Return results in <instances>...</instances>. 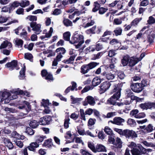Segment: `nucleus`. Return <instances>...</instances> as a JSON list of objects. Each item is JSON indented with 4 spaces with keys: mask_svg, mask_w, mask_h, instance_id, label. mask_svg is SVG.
I'll return each instance as SVG.
<instances>
[{
    "mask_svg": "<svg viewBox=\"0 0 155 155\" xmlns=\"http://www.w3.org/2000/svg\"><path fill=\"white\" fill-rule=\"evenodd\" d=\"M7 41H4L1 44L0 46V49L5 48L8 47V44H7Z\"/></svg>",
    "mask_w": 155,
    "mask_h": 155,
    "instance_id": "680f3d73",
    "label": "nucleus"
},
{
    "mask_svg": "<svg viewBox=\"0 0 155 155\" xmlns=\"http://www.w3.org/2000/svg\"><path fill=\"white\" fill-rule=\"evenodd\" d=\"M140 61V60L138 58L131 57L129 60V66L130 67H133Z\"/></svg>",
    "mask_w": 155,
    "mask_h": 155,
    "instance_id": "dca6fc26",
    "label": "nucleus"
},
{
    "mask_svg": "<svg viewBox=\"0 0 155 155\" xmlns=\"http://www.w3.org/2000/svg\"><path fill=\"white\" fill-rule=\"evenodd\" d=\"M122 28L120 27H117L114 31L115 35L117 36L121 35L122 34Z\"/></svg>",
    "mask_w": 155,
    "mask_h": 155,
    "instance_id": "7c9ffc66",
    "label": "nucleus"
},
{
    "mask_svg": "<svg viewBox=\"0 0 155 155\" xmlns=\"http://www.w3.org/2000/svg\"><path fill=\"white\" fill-rule=\"evenodd\" d=\"M41 105L43 106L44 107H47L49 108L48 106L51 105V103H50L49 100L48 99L45 100L43 99L42 100V102L41 103Z\"/></svg>",
    "mask_w": 155,
    "mask_h": 155,
    "instance_id": "a878e982",
    "label": "nucleus"
},
{
    "mask_svg": "<svg viewBox=\"0 0 155 155\" xmlns=\"http://www.w3.org/2000/svg\"><path fill=\"white\" fill-rule=\"evenodd\" d=\"M130 152L132 155H141V153L139 149L133 148L130 150Z\"/></svg>",
    "mask_w": 155,
    "mask_h": 155,
    "instance_id": "c756f323",
    "label": "nucleus"
},
{
    "mask_svg": "<svg viewBox=\"0 0 155 155\" xmlns=\"http://www.w3.org/2000/svg\"><path fill=\"white\" fill-rule=\"evenodd\" d=\"M125 120L120 117H115L113 119V121H110L111 123L113 124L118 125H123L122 124L125 122Z\"/></svg>",
    "mask_w": 155,
    "mask_h": 155,
    "instance_id": "9d476101",
    "label": "nucleus"
},
{
    "mask_svg": "<svg viewBox=\"0 0 155 155\" xmlns=\"http://www.w3.org/2000/svg\"><path fill=\"white\" fill-rule=\"evenodd\" d=\"M85 50H88L89 52H93L96 51V50L95 48V45H92L90 46L89 47L86 48L85 49Z\"/></svg>",
    "mask_w": 155,
    "mask_h": 155,
    "instance_id": "864d4df0",
    "label": "nucleus"
},
{
    "mask_svg": "<svg viewBox=\"0 0 155 155\" xmlns=\"http://www.w3.org/2000/svg\"><path fill=\"white\" fill-rule=\"evenodd\" d=\"M6 67L10 68V69L12 70L15 69L16 70H19L20 69L18 65V62L17 60H12L11 62L7 63L5 65Z\"/></svg>",
    "mask_w": 155,
    "mask_h": 155,
    "instance_id": "20e7f679",
    "label": "nucleus"
},
{
    "mask_svg": "<svg viewBox=\"0 0 155 155\" xmlns=\"http://www.w3.org/2000/svg\"><path fill=\"white\" fill-rule=\"evenodd\" d=\"M88 147L94 152L96 153V148L94 144H92L90 142L87 143Z\"/></svg>",
    "mask_w": 155,
    "mask_h": 155,
    "instance_id": "c03bdc74",
    "label": "nucleus"
},
{
    "mask_svg": "<svg viewBox=\"0 0 155 155\" xmlns=\"http://www.w3.org/2000/svg\"><path fill=\"white\" fill-rule=\"evenodd\" d=\"M84 42L83 35L78 34L77 31H75L73 34L71 38V40L70 41V43L72 44L78 43L75 45L76 48H79Z\"/></svg>",
    "mask_w": 155,
    "mask_h": 155,
    "instance_id": "f03ea898",
    "label": "nucleus"
},
{
    "mask_svg": "<svg viewBox=\"0 0 155 155\" xmlns=\"http://www.w3.org/2000/svg\"><path fill=\"white\" fill-rule=\"evenodd\" d=\"M148 0H143L140 3V6H146L148 4Z\"/></svg>",
    "mask_w": 155,
    "mask_h": 155,
    "instance_id": "0e129e2a",
    "label": "nucleus"
},
{
    "mask_svg": "<svg viewBox=\"0 0 155 155\" xmlns=\"http://www.w3.org/2000/svg\"><path fill=\"white\" fill-rule=\"evenodd\" d=\"M123 132L122 136H124L127 138H129L131 137L133 138L137 137V134L132 130L125 129L123 130Z\"/></svg>",
    "mask_w": 155,
    "mask_h": 155,
    "instance_id": "7ed1b4c3",
    "label": "nucleus"
},
{
    "mask_svg": "<svg viewBox=\"0 0 155 155\" xmlns=\"http://www.w3.org/2000/svg\"><path fill=\"white\" fill-rule=\"evenodd\" d=\"M60 51H63L61 53H58L56 56L55 59L58 60V61H60L61 60V59L63 57L62 54H64L66 53V50L63 47H60L57 48L55 50V52L58 53Z\"/></svg>",
    "mask_w": 155,
    "mask_h": 155,
    "instance_id": "6e6552de",
    "label": "nucleus"
},
{
    "mask_svg": "<svg viewBox=\"0 0 155 155\" xmlns=\"http://www.w3.org/2000/svg\"><path fill=\"white\" fill-rule=\"evenodd\" d=\"M63 22L66 27L72 26L73 25L72 21L68 19H64Z\"/></svg>",
    "mask_w": 155,
    "mask_h": 155,
    "instance_id": "2f4dec72",
    "label": "nucleus"
},
{
    "mask_svg": "<svg viewBox=\"0 0 155 155\" xmlns=\"http://www.w3.org/2000/svg\"><path fill=\"white\" fill-rule=\"evenodd\" d=\"M155 37V34L154 33H152L151 35H149L147 36V41L151 44L153 42V40Z\"/></svg>",
    "mask_w": 155,
    "mask_h": 155,
    "instance_id": "473e14b6",
    "label": "nucleus"
},
{
    "mask_svg": "<svg viewBox=\"0 0 155 155\" xmlns=\"http://www.w3.org/2000/svg\"><path fill=\"white\" fill-rule=\"evenodd\" d=\"M70 97L72 101V104H74L77 103H78L82 99L81 98H74L72 95Z\"/></svg>",
    "mask_w": 155,
    "mask_h": 155,
    "instance_id": "c9c22d12",
    "label": "nucleus"
},
{
    "mask_svg": "<svg viewBox=\"0 0 155 155\" xmlns=\"http://www.w3.org/2000/svg\"><path fill=\"white\" fill-rule=\"evenodd\" d=\"M104 131L107 134L109 135H111L113 134V131L108 127H105Z\"/></svg>",
    "mask_w": 155,
    "mask_h": 155,
    "instance_id": "a18cd8bd",
    "label": "nucleus"
},
{
    "mask_svg": "<svg viewBox=\"0 0 155 155\" xmlns=\"http://www.w3.org/2000/svg\"><path fill=\"white\" fill-rule=\"evenodd\" d=\"M102 36L99 39V41L102 42L107 43V41L109 39V37H104Z\"/></svg>",
    "mask_w": 155,
    "mask_h": 155,
    "instance_id": "338daca9",
    "label": "nucleus"
},
{
    "mask_svg": "<svg viewBox=\"0 0 155 155\" xmlns=\"http://www.w3.org/2000/svg\"><path fill=\"white\" fill-rule=\"evenodd\" d=\"M70 120V119L69 117H68L67 118H66L65 119L64 124V127L65 129H66L69 127Z\"/></svg>",
    "mask_w": 155,
    "mask_h": 155,
    "instance_id": "de8ad7c7",
    "label": "nucleus"
},
{
    "mask_svg": "<svg viewBox=\"0 0 155 155\" xmlns=\"http://www.w3.org/2000/svg\"><path fill=\"white\" fill-rule=\"evenodd\" d=\"M87 102L88 103L91 105H94L95 103L94 98L92 96H89L87 97Z\"/></svg>",
    "mask_w": 155,
    "mask_h": 155,
    "instance_id": "393cba45",
    "label": "nucleus"
},
{
    "mask_svg": "<svg viewBox=\"0 0 155 155\" xmlns=\"http://www.w3.org/2000/svg\"><path fill=\"white\" fill-rule=\"evenodd\" d=\"M9 13H11L16 8L19 6V2L18 1H15L12 3H10L9 5Z\"/></svg>",
    "mask_w": 155,
    "mask_h": 155,
    "instance_id": "ddd939ff",
    "label": "nucleus"
},
{
    "mask_svg": "<svg viewBox=\"0 0 155 155\" xmlns=\"http://www.w3.org/2000/svg\"><path fill=\"white\" fill-rule=\"evenodd\" d=\"M19 6H21L22 8H25L26 6H28L30 4V2L28 1H27L26 2L22 1L20 3L19 2Z\"/></svg>",
    "mask_w": 155,
    "mask_h": 155,
    "instance_id": "49530a36",
    "label": "nucleus"
},
{
    "mask_svg": "<svg viewBox=\"0 0 155 155\" xmlns=\"http://www.w3.org/2000/svg\"><path fill=\"white\" fill-rule=\"evenodd\" d=\"M142 18H137L131 22V24L132 25L135 26L138 23L142 20Z\"/></svg>",
    "mask_w": 155,
    "mask_h": 155,
    "instance_id": "37998d69",
    "label": "nucleus"
},
{
    "mask_svg": "<svg viewBox=\"0 0 155 155\" xmlns=\"http://www.w3.org/2000/svg\"><path fill=\"white\" fill-rule=\"evenodd\" d=\"M107 72L104 71V72L102 74L103 76H104L108 80H112L114 77L115 76L113 74L111 73H107Z\"/></svg>",
    "mask_w": 155,
    "mask_h": 155,
    "instance_id": "412c9836",
    "label": "nucleus"
},
{
    "mask_svg": "<svg viewBox=\"0 0 155 155\" xmlns=\"http://www.w3.org/2000/svg\"><path fill=\"white\" fill-rule=\"evenodd\" d=\"M96 25L94 26L91 28L87 30L86 31V32L87 34H95V30L96 28Z\"/></svg>",
    "mask_w": 155,
    "mask_h": 155,
    "instance_id": "ea45409f",
    "label": "nucleus"
},
{
    "mask_svg": "<svg viewBox=\"0 0 155 155\" xmlns=\"http://www.w3.org/2000/svg\"><path fill=\"white\" fill-rule=\"evenodd\" d=\"M99 64V63L95 62H91L87 64V65L89 67V68L90 70L94 68L97 66Z\"/></svg>",
    "mask_w": 155,
    "mask_h": 155,
    "instance_id": "c85d7f7f",
    "label": "nucleus"
},
{
    "mask_svg": "<svg viewBox=\"0 0 155 155\" xmlns=\"http://www.w3.org/2000/svg\"><path fill=\"white\" fill-rule=\"evenodd\" d=\"M108 10V9L104 7H101L99 10V14L102 15L104 14Z\"/></svg>",
    "mask_w": 155,
    "mask_h": 155,
    "instance_id": "4d7b16f0",
    "label": "nucleus"
},
{
    "mask_svg": "<svg viewBox=\"0 0 155 155\" xmlns=\"http://www.w3.org/2000/svg\"><path fill=\"white\" fill-rule=\"evenodd\" d=\"M29 125L31 128H35L37 127L38 124L37 123L36 120H34L30 121Z\"/></svg>",
    "mask_w": 155,
    "mask_h": 155,
    "instance_id": "e433bc0d",
    "label": "nucleus"
},
{
    "mask_svg": "<svg viewBox=\"0 0 155 155\" xmlns=\"http://www.w3.org/2000/svg\"><path fill=\"white\" fill-rule=\"evenodd\" d=\"M31 28H32V30L36 32L39 31L40 30L41 25L40 24H37L36 22H31L30 24Z\"/></svg>",
    "mask_w": 155,
    "mask_h": 155,
    "instance_id": "f8f14e48",
    "label": "nucleus"
},
{
    "mask_svg": "<svg viewBox=\"0 0 155 155\" xmlns=\"http://www.w3.org/2000/svg\"><path fill=\"white\" fill-rule=\"evenodd\" d=\"M127 122L128 125H130L131 127H134L136 125L135 120L132 119H128Z\"/></svg>",
    "mask_w": 155,
    "mask_h": 155,
    "instance_id": "72a5a7b5",
    "label": "nucleus"
},
{
    "mask_svg": "<svg viewBox=\"0 0 155 155\" xmlns=\"http://www.w3.org/2000/svg\"><path fill=\"white\" fill-rule=\"evenodd\" d=\"M118 77L121 80L123 79L125 77L126 75L123 71L118 72L117 74Z\"/></svg>",
    "mask_w": 155,
    "mask_h": 155,
    "instance_id": "5fc2aeb1",
    "label": "nucleus"
},
{
    "mask_svg": "<svg viewBox=\"0 0 155 155\" xmlns=\"http://www.w3.org/2000/svg\"><path fill=\"white\" fill-rule=\"evenodd\" d=\"M105 53V52L101 51L98 53L97 54L94 55L93 59L96 60L99 58Z\"/></svg>",
    "mask_w": 155,
    "mask_h": 155,
    "instance_id": "58836bf2",
    "label": "nucleus"
},
{
    "mask_svg": "<svg viewBox=\"0 0 155 155\" xmlns=\"http://www.w3.org/2000/svg\"><path fill=\"white\" fill-rule=\"evenodd\" d=\"M110 85L111 84L108 81H106L102 83L100 86L101 92L104 93L109 88Z\"/></svg>",
    "mask_w": 155,
    "mask_h": 155,
    "instance_id": "1a4fd4ad",
    "label": "nucleus"
},
{
    "mask_svg": "<svg viewBox=\"0 0 155 155\" xmlns=\"http://www.w3.org/2000/svg\"><path fill=\"white\" fill-rule=\"evenodd\" d=\"M147 22L149 24H152L155 23V19L152 16H150L147 21Z\"/></svg>",
    "mask_w": 155,
    "mask_h": 155,
    "instance_id": "052dcab7",
    "label": "nucleus"
},
{
    "mask_svg": "<svg viewBox=\"0 0 155 155\" xmlns=\"http://www.w3.org/2000/svg\"><path fill=\"white\" fill-rule=\"evenodd\" d=\"M1 95L2 98L4 100L9 97L11 96V94L9 92L4 91L2 93Z\"/></svg>",
    "mask_w": 155,
    "mask_h": 155,
    "instance_id": "a19ab883",
    "label": "nucleus"
},
{
    "mask_svg": "<svg viewBox=\"0 0 155 155\" xmlns=\"http://www.w3.org/2000/svg\"><path fill=\"white\" fill-rule=\"evenodd\" d=\"M48 73L46 69L42 70L41 72V75L42 77H45Z\"/></svg>",
    "mask_w": 155,
    "mask_h": 155,
    "instance_id": "774afa93",
    "label": "nucleus"
},
{
    "mask_svg": "<svg viewBox=\"0 0 155 155\" xmlns=\"http://www.w3.org/2000/svg\"><path fill=\"white\" fill-rule=\"evenodd\" d=\"M130 57L129 55H124L123 57V58L121 60V64L123 66H127L129 64Z\"/></svg>",
    "mask_w": 155,
    "mask_h": 155,
    "instance_id": "4468645a",
    "label": "nucleus"
},
{
    "mask_svg": "<svg viewBox=\"0 0 155 155\" xmlns=\"http://www.w3.org/2000/svg\"><path fill=\"white\" fill-rule=\"evenodd\" d=\"M123 86L122 83H118L114 85V88L111 92L112 94L114 93L113 96L108 99L107 101V103L115 105H116L118 106L124 105L123 102H116V101L118 100L121 95V91Z\"/></svg>",
    "mask_w": 155,
    "mask_h": 155,
    "instance_id": "f257e3e1",
    "label": "nucleus"
},
{
    "mask_svg": "<svg viewBox=\"0 0 155 155\" xmlns=\"http://www.w3.org/2000/svg\"><path fill=\"white\" fill-rule=\"evenodd\" d=\"M52 140L51 139H49L45 140L43 144V146L50 147L53 145Z\"/></svg>",
    "mask_w": 155,
    "mask_h": 155,
    "instance_id": "b1692460",
    "label": "nucleus"
},
{
    "mask_svg": "<svg viewBox=\"0 0 155 155\" xmlns=\"http://www.w3.org/2000/svg\"><path fill=\"white\" fill-rule=\"evenodd\" d=\"M101 83L100 78L98 77L94 78L92 81V84L94 87H95Z\"/></svg>",
    "mask_w": 155,
    "mask_h": 155,
    "instance_id": "aec40b11",
    "label": "nucleus"
},
{
    "mask_svg": "<svg viewBox=\"0 0 155 155\" xmlns=\"http://www.w3.org/2000/svg\"><path fill=\"white\" fill-rule=\"evenodd\" d=\"M46 138L45 136H38L36 137L35 142V143H36L37 144L39 145V143H41Z\"/></svg>",
    "mask_w": 155,
    "mask_h": 155,
    "instance_id": "bb28decb",
    "label": "nucleus"
},
{
    "mask_svg": "<svg viewBox=\"0 0 155 155\" xmlns=\"http://www.w3.org/2000/svg\"><path fill=\"white\" fill-rule=\"evenodd\" d=\"M99 41L97 42L95 46V48L96 51H99L102 50L103 48V47L102 44L101 43H98L99 42Z\"/></svg>",
    "mask_w": 155,
    "mask_h": 155,
    "instance_id": "f704fd0d",
    "label": "nucleus"
},
{
    "mask_svg": "<svg viewBox=\"0 0 155 155\" xmlns=\"http://www.w3.org/2000/svg\"><path fill=\"white\" fill-rule=\"evenodd\" d=\"M33 58L32 55L30 53H26L25 54L24 58L25 59L31 60Z\"/></svg>",
    "mask_w": 155,
    "mask_h": 155,
    "instance_id": "603ef678",
    "label": "nucleus"
},
{
    "mask_svg": "<svg viewBox=\"0 0 155 155\" xmlns=\"http://www.w3.org/2000/svg\"><path fill=\"white\" fill-rule=\"evenodd\" d=\"M153 126L151 124H149L147 127L145 129L146 132L147 133L151 132L153 130Z\"/></svg>",
    "mask_w": 155,
    "mask_h": 155,
    "instance_id": "79ce46f5",
    "label": "nucleus"
},
{
    "mask_svg": "<svg viewBox=\"0 0 155 155\" xmlns=\"http://www.w3.org/2000/svg\"><path fill=\"white\" fill-rule=\"evenodd\" d=\"M96 152H106L107 150L104 146L101 144H97L96 146Z\"/></svg>",
    "mask_w": 155,
    "mask_h": 155,
    "instance_id": "a211bd4d",
    "label": "nucleus"
},
{
    "mask_svg": "<svg viewBox=\"0 0 155 155\" xmlns=\"http://www.w3.org/2000/svg\"><path fill=\"white\" fill-rule=\"evenodd\" d=\"M71 33L69 31H66L63 34V39L66 41H70V37Z\"/></svg>",
    "mask_w": 155,
    "mask_h": 155,
    "instance_id": "cd10ccee",
    "label": "nucleus"
},
{
    "mask_svg": "<svg viewBox=\"0 0 155 155\" xmlns=\"http://www.w3.org/2000/svg\"><path fill=\"white\" fill-rule=\"evenodd\" d=\"M140 83H132L130 85L131 89L136 93H138L140 92L143 90V88L141 87V86H140Z\"/></svg>",
    "mask_w": 155,
    "mask_h": 155,
    "instance_id": "423d86ee",
    "label": "nucleus"
},
{
    "mask_svg": "<svg viewBox=\"0 0 155 155\" xmlns=\"http://www.w3.org/2000/svg\"><path fill=\"white\" fill-rule=\"evenodd\" d=\"M61 13V11L60 9L56 8L53 12L52 14L54 15H57L60 14Z\"/></svg>",
    "mask_w": 155,
    "mask_h": 155,
    "instance_id": "e2e57ef3",
    "label": "nucleus"
},
{
    "mask_svg": "<svg viewBox=\"0 0 155 155\" xmlns=\"http://www.w3.org/2000/svg\"><path fill=\"white\" fill-rule=\"evenodd\" d=\"M26 71L25 66H24L22 68L19 72L20 75L19 76V78L20 79H24L25 77V71Z\"/></svg>",
    "mask_w": 155,
    "mask_h": 155,
    "instance_id": "5701e85b",
    "label": "nucleus"
},
{
    "mask_svg": "<svg viewBox=\"0 0 155 155\" xmlns=\"http://www.w3.org/2000/svg\"><path fill=\"white\" fill-rule=\"evenodd\" d=\"M51 120V116H45L40 119L38 123L41 125H48L50 124V122Z\"/></svg>",
    "mask_w": 155,
    "mask_h": 155,
    "instance_id": "39448f33",
    "label": "nucleus"
},
{
    "mask_svg": "<svg viewBox=\"0 0 155 155\" xmlns=\"http://www.w3.org/2000/svg\"><path fill=\"white\" fill-rule=\"evenodd\" d=\"M139 106L143 110L151 109L152 108H155V103L148 102L142 103L140 104Z\"/></svg>",
    "mask_w": 155,
    "mask_h": 155,
    "instance_id": "0eeeda50",
    "label": "nucleus"
},
{
    "mask_svg": "<svg viewBox=\"0 0 155 155\" xmlns=\"http://www.w3.org/2000/svg\"><path fill=\"white\" fill-rule=\"evenodd\" d=\"M16 45L18 47H22L23 46L24 42L21 39L16 40L15 41Z\"/></svg>",
    "mask_w": 155,
    "mask_h": 155,
    "instance_id": "8fccbe9b",
    "label": "nucleus"
},
{
    "mask_svg": "<svg viewBox=\"0 0 155 155\" xmlns=\"http://www.w3.org/2000/svg\"><path fill=\"white\" fill-rule=\"evenodd\" d=\"M3 139L4 143L5 144V145L8 147L9 149L11 150L13 149V145L9 139L4 138Z\"/></svg>",
    "mask_w": 155,
    "mask_h": 155,
    "instance_id": "2eb2a0df",
    "label": "nucleus"
},
{
    "mask_svg": "<svg viewBox=\"0 0 155 155\" xmlns=\"http://www.w3.org/2000/svg\"><path fill=\"white\" fill-rule=\"evenodd\" d=\"M39 147V144H37L36 143L32 142L27 147V148L29 150L35 152L36 151V148Z\"/></svg>",
    "mask_w": 155,
    "mask_h": 155,
    "instance_id": "f3484780",
    "label": "nucleus"
},
{
    "mask_svg": "<svg viewBox=\"0 0 155 155\" xmlns=\"http://www.w3.org/2000/svg\"><path fill=\"white\" fill-rule=\"evenodd\" d=\"M146 116L145 114L143 112L139 113L137 115H135L134 117L137 118H140L145 117Z\"/></svg>",
    "mask_w": 155,
    "mask_h": 155,
    "instance_id": "bf43d9fd",
    "label": "nucleus"
},
{
    "mask_svg": "<svg viewBox=\"0 0 155 155\" xmlns=\"http://www.w3.org/2000/svg\"><path fill=\"white\" fill-rule=\"evenodd\" d=\"M26 18L29 19L30 21H32V22L36 21L37 20V17L36 16L30 15L28 16Z\"/></svg>",
    "mask_w": 155,
    "mask_h": 155,
    "instance_id": "3c124183",
    "label": "nucleus"
},
{
    "mask_svg": "<svg viewBox=\"0 0 155 155\" xmlns=\"http://www.w3.org/2000/svg\"><path fill=\"white\" fill-rule=\"evenodd\" d=\"M72 84V86H71L68 87L65 90L64 93L66 94L70 92V91H73L74 90L77 91L78 90V89L77 88V84L74 81H72L71 82Z\"/></svg>",
    "mask_w": 155,
    "mask_h": 155,
    "instance_id": "9b49d317",
    "label": "nucleus"
},
{
    "mask_svg": "<svg viewBox=\"0 0 155 155\" xmlns=\"http://www.w3.org/2000/svg\"><path fill=\"white\" fill-rule=\"evenodd\" d=\"M24 10L23 8H20L18 9L16 11V13L18 15L24 14Z\"/></svg>",
    "mask_w": 155,
    "mask_h": 155,
    "instance_id": "69168bd1",
    "label": "nucleus"
},
{
    "mask_svg": "<svg viewBox=\"0 0 155 155\" xmlns=\"http://www.w3.org/2000/svg\"><path fill=\"white\" fill-rule=\"evenodd\" d=\"M147 28H148V27L147 26H144L142 29L140 31V33H138L136 37H135V39H139L143 35V33L141 32L143 31Z\"/></svg>",
    "mask_w": 155,
    "mask_h": 155,
    "instance_id": "4c0bfd02",
    "label": "nucleus"
},
{
    "mask_svg": "<svg viewBox=\"0 0 155 155\" xmlns=\"http://www.w3.org/2000/svg\"><path fill=\"white\" fill-rule=\"evenodd\" d=\"M90 70L87 64H84L81 67V72L83 74H85L87 73Z\"/></svg>",
    "mask_w": 155,
    "mask_h": 155,
    "instance_id": "6ab92c4d",
    "label": "nucleus"
},
{
    "mask_svg": "<svg viewBox=\"0 0 155 155\" xmlns=\"http://www.w3.org/2000/svg\"><path fill=\"white\" fill-rule=\"evenodd\" d=\"M45 79L49 81H52L54 80L52 75L49 73H48V74L45 77Z\"/></svg>",
    "mask_w": 155,
    "mask_h": 155,
    "instance_id": "6e6d98bb",
    "label": "nucleus"
},
{
    "mask_svg": "<svg viewBox=\"0 0 155 155\" xmlns=\"http://www.w3.org/2000/svg\"><path fill=\"white\" fill-rule=\"evenodd\" d=\"M96 120L95 119L90 118L88 121V124L89 126H92L94 125L95 123Z\"/></svg>",
    "mask_w": 155,
    "mask_h": 155,
    "instance_id": "13d9d810",
    "label": "nucleus"
},
{
    "mask_svg": "<svg viewBox=\"0 0 155 155\" xmlns=\"http://www.w3.org/2000/svg\"><path fill=\"white\" fill-rule=\"evenodd\" d=\"M32 128L30 127H28L26 129V132L31 135H33L35 131Z\"/></svg>",
    "mask_w": 155,
    "mask_h": 155,
    "instance_id": "09e8293b",
    "label": "nucleus"
},
{
    "mask_svg": "<svg viewBox=\"0 0 155 155\" xmlns=\"http://www.w3.org/2000/svg\"><path fill=\"white\" fill-rule=\"evenodd\" d=\"M94 8L92 9V11L94 12L99 10L101 6L100 4L97 1L94 2L93 4Z\"/></svg>",
    "mask_w": 155,
    "mask_h": 155,
    "instance_id": "4be33fe9",
    "label": "nucleus"
}]
</instances>
